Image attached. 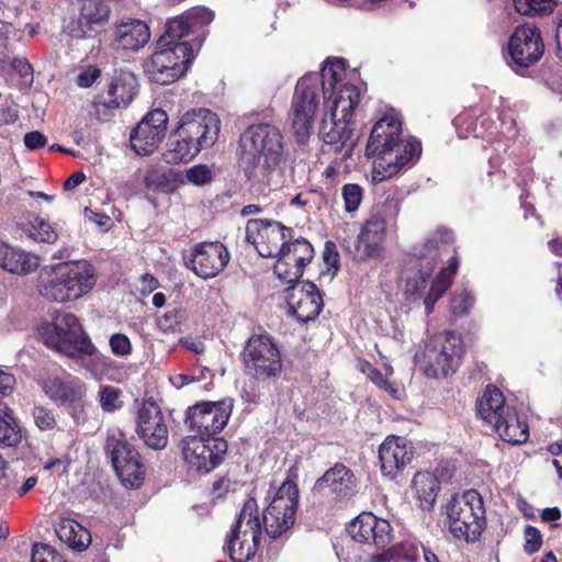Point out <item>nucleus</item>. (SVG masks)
I'll return each mask as SVG.
<instances>
[{
  "label": "nucleus",
  "instance_id": "9b49d317",
  "mask_svg": "<svg viewBox=\"0 0 562 562\" xmlns=\"http://www.w3.org/2000/svg\"><path fill=\"white\" fill-rule=\"evenodd\" d=\"M297 507V485L293 481L286 480L277 490L263 512L262 520L266 533L272 539L286 536L295 524Z\"/></svg>",
  "mask_w": 562,
  "mask_h": 562
},
{
  "label": "nucleus",
  "instance_id": "5fc2aeb1",
  "mask_svg": "<svg viewBox=\"0 0 562 562\" xmlns=\"http://www.w3.org/2000/svg\"><path fill=\"white\" fill-rule=\"evenodd\" d=\"M191 29L210 24L214 19V13L207 8L196 7L184 13Z\"/></svg>",
  "mask_w": 562,
  "mask_h": 562
},
{
  "label": "nucleus",
  "instance_id": "e433bc0d",
  "mask_svg": "<svg viewBox=\"0 0 562 562\" xmlns=\"http://www.w3.org/2000/svg\"><path fill=\"white\" fill-rule=\"evenodd\" d=\"M459 267L457 257H452L447 268L440 270L438 276L432 280L429 292L424 299L426 313L430 314L435 303L442 296L446 290L451 285L453 276Z\"/></svg>",
  "mask_w": 562,
  "mask_h": 562
},
{
  "label": "nucleus",
  "instance_id": "a211bd4d",
  "mask_svg": "<svg viewBox=\"0 0 562 562\" xmlns=\"http://www.w3.org/2000/svg\"><path fill=\"white\" fill-rule=\"evenodd\" d=\"M79 14L67 25L74 38L94 37L109 22L111 9L105 0H78Z\"/></svg>",
  "mask_w": 562,
  "mask_h": 562
},
{
  "label": "nucleus",
  "instance_id": "09e8293b",
  "mask_svg": "<svg viewBox=\"0 0 562 562\" xmlns=\"http://www.w3.org/2000/svg\"><path fill=\"white\" fill-rule=\"evenodd\" d=\"M29 236L35 241L53 244L57 239V234L48 222L35 217L27 227Z\"/></svg>",
  "mask_w": 562,
  "mask_h": 562
},
{
  "label": "nucleus",
  "instance_id": "aec40b11",
  "mask_svg": "<svg viewBox=\"0 0 562 562\" xmlns=\"http://www.w3.org/2000/svg\"><path fill=\"white\" fill-rule=\"evenodd\" d=\"M186 265L203 279L216 277L229 261V254L222 243L198 244L186 257Z\"/></svg>",
  "mask_w": 562,
  "mask_h": 562
},
{
  "label": "nucleus",
  "instance_id": "6ab92c4d",
  "mask_svg": "<svg viewBox=\"0 0 562 562\" xmlns=\"http://www.w3.org/2000/svg\"><path fill=\"white\" fill-rule=\"evenodd\" d=\"M168 115L161 109L148 112L131 133L133 150L143 156L153 154L167 132Z\"/></svg>",
  "mask_w": 562,
  "mask_h": 562
},
{
  "label": "nucleus",
  "instance_id": "c03bdc74",
  "mask_svg": "<svg viewBox=\"0 0 562 562\" xmlns=\"http://www.w3.org/2000/svg\"><path fill=\"white\" fill-rule=\"evenodd\" d=\"M192 31L184 14L168 21L165 33L159 37L158 42L162 46L173 44H187L180 40Z\"/></svg>",
  "mask_w": 562,
  "mask_h": 562
},
{
  "label": "nucleus",
  "instance_id": "4d7b16f0",
  "mask_svg": "<svg viewBox=\"0 0 562 562\" xmlns=\"http://www.w3.org/2000/svg\"><path fill=\"white\" fill-rule=\"evenodd\" d=\"M34 423L41 430H50L56 426L54 413L43 406L34 407L32 412Z\"/></svg>",
  "mask_w": 562,
  "mask_h": 562
},
{
  "label": "nucleus",
  "instance_id": "473e14b6",
  "mask_svg": "<svg viewBox=\"0 0 562 562\" xmlns=\"http://www.w3.org/2000/svg\"><path fill=\"white\" fill-rule=\"evenodd\" d=\"M55 531L59 540L75 551H85L91 543L89 530L72 518L61 517Z\"/></svg>",
  "mask_w": 562,
  "mask_h": 562
},
{
  "label": "nucleus",
  "instance_id": "ea45409f",
  "mask_svg": "<svg viewBox=\"0 0 562 562\" xmlns=\"http://www.w3.org/2000/svg\"><path fill=\"white\" fill-rule=\"evenodd\" d=\"M106 449L111 453V460L114 469L139 458L138 452L130 442H127L122 434H117V436L115 434L109 435L106 439Z\"/></svg>",
  "mask_w": 562,
  "mask_h": 562
},
{
  "label": "nucleus",
  "instance_id": "0e129e2a",
  "mask_svg": "<svg viewBox=\"0 0 562 562\" xmlns=\"http://www.w3.org/2000/svg\"><path fill=\"white\" fill-rule=\"evenodd\" d=\"M14 385V376L11 373H8L0 369V398L11 394Z\"/></svg>",
  "mask_w": 562,
  "mask_h": 562
},
{
  "label": "nucleus",
  "instance_id": "6e6d98bb",
  "mask_svg": "<svg viewBox=\"0 0 562 562\" xmlns=\"http://www.w3.org/2000/svg\"><path fill=\"white\" fill-rule=\"evenodd\" d=\"M186 177L190 183L194 186H203L212 180L213 173L209 166L195 165L187 170Z\"/></svg>",
  "mask_w": 562,
  "mask_h": 562
},
{
  "label": "nucleus",
  "instance_id": "8fccbe9b",
  "mask_svg": "<svg viewBox=\"0 0 562 562\" xmlns=\"http://www.w3.org/2000/svg\"><path fill=\"white\" fill-rule=\"evenodd\" d=\"M122 392L112 385H103L99 391V403L103 412L113 413L123 406Z\"/></svg>",
  "mask_w": 562,
  "mask_h": 562
},
{
  "label": "nucleus",
  "instance_id": "20e7f679",
  "mask_svg": "<svg viewBox=\"0 0 562 562\" xmlns=\"http://www.w3.org/2000/svg\"><path fill=\"white\" fill-rule=\"evenodd\" d=\"M95 282L97 271L88 260L60 261L40 269L36 291L48 302L65 304L89 293Z\"/></svg>",
  "mask_w": 562,
  "mask_h": 562
},
{
  "label": "nucleus",
  "instance_id": "f8f14e48",
  "mask_svg": "<svg viewBox=\"0 0 562 562\" xmlns=\"http://www.w3.org/2000/svg\"><path fill=\"white\" fill-rule=\"evenodd\" d=\"M247 375L255 380H268L280 375L282 360L280 350L268 335H252L241 352Z\"/></svg>",
  "mask_w": 562,
  "mask_h": 562
},
{
  "label": "nucleus",
  "instance_id": "f3484780",
  "mask_svg": "<svg viewBox=\"0 0 562 562\" xmlns=\"http://www.w3.org/2000/svg\"><path fill=\"white\" fill-rule=\"evenodd\" d=\"M246 240L255 246L261 257H276L291 236V228L273 220L255 218L246 224Z\"/></svg>",
  "mask_w": 562,
  "mask_h": 562
},
{
  "label": "nucleus",
  "instance_id": "603ef678",
  "mask_svg": "<svg viewBox=\"0 0 562 562\" xmlns=\"http://www.w3.org/2000/svg\"><path fill=\"white\" fill-rule=\"evenodd\" d=\"M341 194L345 202V210L347 212H355L358 210L363 198V190L359 184H345L342 187Z\"/></svg>",
  "mask_w": 562,
  "mask_h": 562
},
{
  "label": "nucleus",
  "instance_id": "9d476101",
  "mask_svg": "<svg viewBox=\"0 0 562 562\" xmlns=\"http://www.w3.org/2000/svg\"><path fill=\"white\" fill-rule=\"evenodd\" d=\"M462 356V340L454 333L447 331L426 345L416 361L428 378H446L453 373Z\"/></svg>",
  "mask_w": 562,
  "mask_h": 562
},
{
  "label": "nucleus",
  "instance_id": "5701e85b",
  "mask_svg": "<svg viewBox=\"0 0 562 562\" xmlns=\"http://www.w3.org/2000/svg\"><path fill=\"white\" fill-rule=\"evenodd\" d=\"M347 531L355 541L380 548L386 547L392 540L390 522L369 512H363L351 520Z\"/></svg>",
  "mask_w": 562,
  "mask_h": 562
},
{
  "label": "nucleus",
  "instance_id": "37998d69",
  "mask_svg": "<svg viewBox=\"0 0 562 562\" xmlns=\"http://www.w3.org/2000/svg\"><path fill=\"white\" fill-rule=\"evenodd\" d=\"M175 181V172L159 165H150L144 175L145 186L154 191H167Z\"/></svg>",
  "mask_w": 562,
  "mask_h": 562
},
{
  "label": "nucleus",
  "instance_id": "bb28decb",
  "mask_svg": "<svg viewBox=\"0 0 562 562\" xmlns=\"http://www.w3.org/2000/svg\"><path fill=\"white\" fill-rule=\"evenodd\" d=\"M137 79L130 71H120L101 93L99 103L106 109L128 105L137 92Z\"/></svg>",
  "mask_w": 562,
  "mask_h": 562
},
{
  "label": "nucleus",
  "instance_id": "13d9d810",
  "mask_svg": "<svg viewBox=\"0 0 562 562\" xmlns=\"http://www.w3.org/2000/svg\"><path fill=\"white\" fill-rule=\"evenodd\" d=\"M524 550L527 554H533L540 550L542 544V536L536 527L527 526L524 531Z\"/></svg>",
  "mask_w": 562,
  "mask_h": 562
},
{
  "label": "nucleus",
  "instance_id": "c85d7f7f",
  "mask_svg": "<svg viewBox=\"0 0 562 562\" xmlns=\"http://www.w3.org/2000/svg\"><path fill=\"white\" fill-rule=\"evenodd\" d=\"M113 46L115 49L137 52L150 38L147 24L139 20H130L115 26Z\"/></svg>",
  "mask_w": 562,
  "mask_h": 562
},
{
  "label": "nucleus",
  "instance_id": "c756f323",
  "mask_svg": "<svg viewBox=\"0 0 562 562\" xmlns=\"http://www.w3.org/2000/svg\"><path fill=\"white\" fill-rule=\"evenodd\" d=\"M43 390L52 400L69 405L80 404L87 391L85 383L71 375L52 378L44 383Z\"/></svg>",
  "mask_w": 562,
  "mask_h": 562
},
{
  "label": "nucleus",
  "instance_id": "4c0bfd02",
  "mask_svg": "<svg viewBox=\"0 0 562 562\" xmlns=\"http://www.w3.org/2000/svg\"><path fill=\"white\" fill-rule=\"evenodd\" d=\"M357 368L375 386L390 394L393 398H400V389L394 383L389 381V378L394 374V369L389 362L383 363L384 373L374 368L367 360H359Z\"/></svg>",
  "mask_w": 562,
  "mask_h": 562
},
{
  "label": "nucleus",
  "instance_id": "58836bf2",
  "mask_svg": "<svg viewBox=\"0 0 562 562\" xmlns=\"http://www.w3.org/2000/svg\"><path fill=\"white\" fill-rule=\"evenodd\" d=\"M412 486L420 503V507L430 509L439 490L437 479L429 472H418L412 481Z\"/></svg>",
  "mask_w": 562,
  "mask_h": 562
},
{
  "label": "nucleus",
  "instance_id": "a878e982",
  "mask_svg": "<svg viewBox=\"0 0 562 562\" xmlns=\"http://www.w3.org/2000/svg\"><path fill=\"white\" fill-rule=\"evenodd\" d=\"M313 247L304 238L295 239L291 243H284L277 254V261L273 267L276 276H284L286 273V265H292L291 274L295 277L303 276V269L313 258Z\"/></svg>",
  "mask_w": 562,
  "mask_h": 562
},
{
  "label": "nucleus",
  "instance_id": "393cba45",
  "mask_svg": "<svg viewBox=\"0 0 562 562\" xmlns=\"http://www.w3.org/2000/svg\"><path fill=\"white\" fill-rule=\"evenodd\" d=\"M413 454V446L407 439L397 436L386 437L379 448L382 474L395 477L412 461Z\"/></svg>",
  "mask_w": 562,
  "mask_h": 562
},
{
  "label": "nucleus",
  "instance_id": "b1692460",
  "mask_svg": "<svg viewBox=\"0 0 562 562\" xmlns=\"http://www.w3.org/2000/svg\"><path fill=\"white\" fill-rule=\"evenodd\" d=\"M286 303L291 315L301 323L315 319L323 308L317 288L307 281L297 282L288 289Z\"/></svg>",
  "mask_w": 562,
  "mask_h": 562
},
{
  "label": "nucleus",
  "instance_id": "c9c22d12",
  "mask_svg": "<svg viewBox=\"0 0 562 562\" xmlns=\"http://www.w3.org/2000/svg\"><path fill=\"white\" fill-rule=\"evenodd\" d=\"M202 149L188 137L179 136L178 128L171 134L167 148L164 151V159L167 164L178 165L191 161Z\"/></svg>",
  "mask_w": 562,
  "mask_h": 562
},
{
  "label": "nucleus",
  "instance_id": "39448f33",
  "mask_svg": "<svg viewBox=\"0 0 562 562\" xmlns=\"http://www.w3.org/2000/svg\"><path fill=\"white\" fill-rule=\"evenodd\" d=\"M452 241L453 236L450 231L438 228L415 249L402 273L403 291L407 297H420L424 294L437 262L452 249Z\"/></svg>",
  "mask_w": 562,
  "mask_h": 562
},
{
  "label": "nucleus",
  "instance_id": "cd10ccee",
  "mask_svg": "<svg viewBox=\"0 0 562 562\" xmlns=\"http://www.w3.org/2000/svg\"><path fill=\"white\" fill-rule=\"evenodd\" d=\"M41 266V258L19 246L0 243V268L16 276H27Z\"/></svg>",
  "mask_w": 562,
  "mask_h": 562
},
{
  "label": "nucleus",
  "instance_id": "ddd939ff",
  "mask_svg": "<svg viewBox=\"0 0 562 562\" xmlns=\"http://www.w3.org/2000/svg\"><path fill=\"white\" fill-rule=\"evenodd\" d=\"M183 460L196 473H209L224 460L227 442L222 438L187 436L181 441Z\"/></svg>",
  "mask_w": 562,
  "mask_h": 562
},
{
  "label": "nucleus",
  "instance_id": "7c9ffc66",
  "mask_svg": "<svg viewBox=\"0 0 562 562\" xmlns=\"http://www.w3.org/2000/svg\"><path fill=\"white\" fill-rule=\"evenodd\" d=\"M513 407L506 404L504 394L499 389L487 385L477 401V413L480 417L490 425L499 423Z\"/></svg>",
  "mask_w": 562,
  "mask_h": 562
},
{
  "label": "nucleus",
  "instance_id": "a18cd8bd",
  "mask_svg": "<svg viewBox=\"0 0 562 562\" xmlns=\"http://www.w3.org/2000/svg\"><path fill=\"white\" fill-rule=\"evenodd\" d=\"M115 471L122 484L130 487L140 486L145 477V470L139 458L124 465H120Z\"/></svg>",
  "mask_w": 562,
  "mask_h": 562
},
{
  "label": "nucleus",
  "instance_id": "de8ad7c7",
  "mask_svg": "<svg viewBox=\"0 0 562 562\" xmlns=\"http://www.w3.org/2000/svg\"><path fill=\"white\" fill-rule=\"evenodd\" d=\"M188 321L186 310L172 308L158 319V326L164 331H182Z\"/></svg>",
  "mask_w": 562,
  "mask_h": 562
},
{
  "label": "nucleus",
  "instance_id": "423d86ee",
  "mask_svg": "<svg viewBox=\"0 0 562 562\" xmlns=\"http://www.w3.org/2000/svg\"><path fill=\"white\" fill-rule=\"evenodd\" d=\"M361 99V86H346L327 101L328 112H325L319 126V136L325 144L335 147L336 151L345 150L350 155L353 148L351 117Z\"/></svg>",
  "mask_w": 562,
  "mask_h": 562
},
{
  "label": "nucleus",
  "instance_id": "4be33fe9",
  "mask_svg": "<svg viewBox=\"0 0 562 562\" xmlns=\"http://www.w3.org/2000/svg\"><path fill=\"white\" fill-rule=\"evenodd\" d=\"M384 238L385 221L380 215H373L362 225L357 240L347 243L346 250L357 261L378 258L382 254Z\"/></svg>",
  "mask_w": 562,
  "mask_h": 562
},
{
  "label": "nucleus",
  "instance_id": "e2e57ef3",
  "mask_svg": "<svg viewBox=\"0 0 562 562\" xmlns=\"http://www.w3.org/2000/svg\"><path fill=\"white\" fill-rule=\"evenodd\" d=\"M12 68L26 81H32L33 70L31 64L26 59L14 58Z\"/></svg>",
  "mask_w": 562,
  "mask_h": 562
},
{
  "label": "nucleus",
  "instance_id": "79ce46f5",
  "mask_svg": "<svg viewBox=\"0 0 562 562\" xmlns=\"http://www.w3.org/2000/svg\"><path fill=\"white\" fill-rule=\"evenodd\" d=\"M259 540H251L248 536L231 535L227 542L228 554L233 562H247L256 553Z\"/></svg>",
  "mask_w": 562,
  "mask_h": 562
},
{
  "label": "nucleus",
  "instance_id": "7ed1b4c3",
  "mask_svg": "<svg viewBox=\"0 0 562 562\" xmlns=\"http://www.w3.org/2000/svg\"><path fill=\"white\" fill-rule=\"evenodd\" d=\"M240 165L252 186L269 187L283 159L280 130L262 123L249 126L239 138Z\"/></svg>",
  "mask_w": 562,
  "mask_h": 562
},
{
  "label": "nucleus",
  "instance_id": "2eb2a0df",
  "mask_svg": "<svg viewBox=\"0 0 562 562\" xmlns=\"http://www.w3.org/2000/svg\"><path fill=\"white\" fill-rule=\"evenodd\" d=\"M178 135L188 137L201 149L213 146L218 137L221 122L218 116L207 109L187 111L177 126Z\"/></svg>",
  "mask_w": 562,
  "mask_h": 562
},
{
  "label": "nucleus",
  "instance_id": "338daca9",
  "mask_svg": "<svg viewBox=\"0 0 562 562\" xmlns=\"http://www.w3.org/2000/svg\"><path fill=\"white\" fill-rule=\"evenodd\" d=\"M86 180V176L83 172H75L72 173L64 183L65 190H74L78 186H80Z\"/></svg>",
  "mask_w": 562,
  "mask_h": 562
},
{
  "label": "nucleus",
  "instance_id": "f704fd0d",
  "mask_svg": "<svg viewBox=\"0 0 562 562\" xmlns=\"http://www.w3.org/2000/svg\"><path fill=\"white\" fill-rule=\"evenodd\" d=\"M493 428L502 440L513 445L524 443L529 437L528 425L517 415L514 407L501 418L499 423H495Z\"/></svg>",
  "mask_w": 562,
  "mask_h": 562
},
{
  "label": "nucleus",
  "instance_id": "4468645a",
  "mask_svg": "<svg viewBox=\"0 0 562 562\" xmlns=\"http://www.w3.org/2000/svg\"><path fill=\"white\" fill-rule=\"evenodd\" d=\"M232 407L227 401L198 403L187 409L186 424L198 437L214 438L226 426Z\"/></svg>",
  "mask_w": 562,
  "mask_h": 562
},
{
  "label": "nucleus",
  "instance_id": "680f3d73",
  "mask_svg": "<svg viewBox=\"0 0 562 562\" xmlns=\"http://www.w3.org/2000/svg\"><path fill=\"white\" fill-rule=\"evenodd\" d=\"M46 144V136L38 131L29 132L24 135V145L31 150L42 148Z\"/></svg>",
  "mask_w": 562,
  "mask_h": 562
},
{
  "label": "nucleus",
  "instance_id": "a19ab883",
  "mask_svg": "<svg viewBox=\"0 0 562 562\" xmlns=\"http://www.w3.org/2000/svg\"><path fill=\"white\" fill-rule=\"evenodd\" d=\"M23 439V429L9 409L0 412V447H18Z\"/></svg>",
  "mask_w": 562,
  "mask_h": 562
},
{
  "label": "nucleus",
  "instance_id": "69168bd1",
  "mask_svg": "<svg viewBox=\"0 0 562 562\" xmlns=\"http://www.w3.org/2000/svg\"><path fill=\"white\" fill-rule=\"evenodd\" d=\"M169 380L173 386H176L177 389H181L192 383L195 379L192 375L186 373H178L170 375Z\"/></svg>",
  "mask_w": 562,
  "mask_h": 562
},
{
  "label": "nucleus",
  "instance_id": "3c124183",
  "mask_svg": "<svg viewBox=\"0 0 562 562\" xmlns=\"http://www.w3.org/2000/svg\"><path fill=\"white\" fill-rule=\"evenodd\" d=\"M474 304V297L465 289L456 292L451 299L450 310L454 316L467 315Z\"/></svg>",
  "mask_w": 562,
  "mask_h": 562
},
{
  "label": "nucleus",
  "instance_id": "dca6fc26",
  "mask_svg": "<svg viewBox=\"0 0 562 562\" xmlns=\"http://www.w3.org/2000/svg\"><path fill=\"white\" fill-rule=\"evenodd\" d=\"M507 48L515 66L527 68L536 64L544 53L540 30L531 23L516 26L508 40Z\"/></svg>",
  "mask_w": 562,
  "mask_h": 562
},
{
  "label": "nucleus",
  "instance_id": "774afa93",
  "mask_svg": "<svg viewBox=\"0 0 562 562\" xmlns=\"http://www.w3.org/2000/svg\"><path fill=\"white\" fill-rule=\"evenodd\" d=\"M555 42H557L558 57L562 59V19L560 20V22L557 25Z\"/></svg>",
  "mask_w": 562,
  "mask_h": 562
},
{
  "label": "nucleus",
  "instance_id": "864d4df0",
  "mask_svg": "<svg viewBox=\"0 0 562 562\" xmlns=\"http://www.w3.org/2000/svg\"><path fill=\"white\" fill-rule=\"evenodd\" d=\"M32 562H66L64 558L48 544L35 543L32 550Z\"/></svg>",
  "mask_w": 562,
  "mask_h": 562
},
{
  "label": "nucleus",
  "instance_id": "bf43d9fd",
  "mask_svg": "<svg viewBox=\"0 0 562 562\" xmlns=\"http://www.w3.org/2000/svg\"><path fill=\"white\" fill-rule=\"evenodd\" d=\"M111 351L119 357H126L132 352L130 338L124 334H113L109 340Z\"/></svg>",
  "mask_w": 562,
  "mask_h": 562
},
{
  "label": "nucleus",
  "instance_id": "72a5a7b5",
  "mask_svg": "<svg viewBox=\"0 0 562 562\" xmlns=\"http://www.w3.org/2000/svg\"><path fill=\"white\" fill-rule=\"evenodd\" d=\"M231 535H234V537L248 536L251 540H260L261 519L258 514L257 502L254 498L245 501Z\"/></svg>",
  "mask_w": 562,
  "mask_h": 562
},
{
  "label": "nucleus",
  "instance_id": "f03ea898",
  "mask_svg": "<svg viewBox=\"0 0 562 562\" xmlns=\"http://www.w3.org/2000/svg\"><path fill=\"white\" fill-rule=\"evenodd\" d=\"M402 123L394 111L385 114L373 126L366 153L376 156L372 169V180L382 182L414 166L422 154L418 139L401 138Z\"/></svg>",
  "mask_w": 562,
  "mask_h": 562
},
{
  "label": "nucleus",
  "instance_id": "49530a36",
  "mask_svg": "<svg viewBox=\"0 0 562 562\" xmlns=\"http://www.w3.org/2000/svg\"><path fill=\"white\" fill-rule=\"evenodd\" d=\"M514 7L522 15H542L553 11L554 0H513Z\"/></svg>",
  "mask_w": 562,
  "mask_h": 562
},
{
  "label": "nucleus",
  "instance_id": "6e6552de",
  "mask_svg": "<svg viewBox=\"0 0 562 562\" xmlns=\"http://www.w3.org/2000/svg\"><path fill=\"white\" fill-rule=\"evenodd\" d=\"M445 526L457 540L475 542L486 525L482 496L475 490L454 495L445 507Z\"/></svg>",
  "mask_w": 562,
  "mask_h": 562
},
{
  "label": "nucleus",
  "instance_id": "f257e3e1",
  "mask_svg": "<svg viewBox=\"0 0 562 562\" xmlns=\"http://www.w3.org/2000/svg\"><path fill=\"white\" fill-rule=\"evenodd\" d=\"M346 64L337 58L327 61L321 74H307L299 79L289 112V121L299 143H304L313 131L314 121L324 101L325 112H328L327 101L336 92L352 86L346 82Z\"/></svg>",
  "mask_w": 562,
  "mask_h": 562
},
{
  "label": "nucleus",
  "instance_id": "052dcab7",
  "mask_svg": "<svg viewBox=\"0 0 562 562\" xmlns=\"http://www.w3.org/2000/svg\"><path fill=\"white\" fill-rule=\"evenodd\" d=\"M101 71L95 66H89L83 69L77 77V85L81 88L91 87L94 81L100 77Z\"/></svg>",
  "mask_w": 562,
  "mask_h": 562
},
{
  "label": "nucleus",
  "instance_id": "2f4dec72",
  "mask_svg": "<svg viewBox=\"0 0 562 562\" xmlns=\"http://www.w3.org/2000/svg\"><path fill=\"white\" fill-rule=\"evenodd\" d=\"M316 488H328L337 496H348L355 491V476L352 472L342 464H335L317 480Z\"/></svg>",
  "mask_w": 562,
  "mask_h": 562
},
{
  "label": "nucleus",
  "instance_id": "0eeeda50",
  "mask_svg": "<svg viewBox=\"0 0 562 562\" xmlns=\"http://www.w3.org/2000/svg\"><path fill=\"white\" fill-rule=\"evenodd\" d=\"M37 336L45 346L69 358L92 356L97 350L72 313H56L42 322Z\"/></svg>",
  "mask_w": 562,
  "mask_h": 562
},
{
  "label": "nucleus",
  "instance_id": "1a4fd4ad",
  "mask_svg": "<svg viewBox=\"0 0 562 562\" xmlns=\"http://www.w3.org/2000/svg\"><path fill=\"white\" fill-rule=\"evenodd\" d=\"M192 59L189 44L162 46L157 42L156 50L144 64L145 74L153 82L170 85L188 71Z\"/></svg>",
  "mask_w": 562,
  "mask_h": 562
},
{
  "label": "nucleus",
  "instance_id": "412c9836",
  "mask_svg": "<svg viewBox=\"0 0 562 562\" xmlns=\"http://www.w3.org/2000/svg\"><path fill=\"white\" fill-rule=\"evenodd\" d=\"M136 432L153 449H164L168 442V426L160 407L153 401L140 405L136 417Z\"/></svg>",
  "mask_w": 562,
  "mask_h": 562
}]
</instances>
